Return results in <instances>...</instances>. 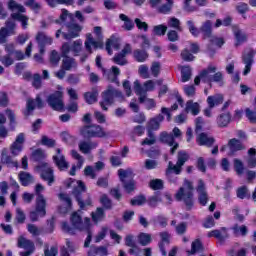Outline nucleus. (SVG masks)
Returning <instances> with one entry per match:
<instances>
[{"mask_svg": "<svg viewBox=\"0 0 256 256\" xmlns=\"http://www.w3.org/2000/svg\"><path fill=\"white\" fill-rule=\"evenodd\" d=\"M70 223L72 227L69 225L68 222L62 223V231L68 233L69 235H75V230L77 231H89L91 229V218L86 217L83 218L77 212H73L70 217Z\"/></svg>", "mask_w": 256, "mask_h": 256, "instance_id": "obj_1", "label": "nucleus"}, {"mask_svg": "<svg viewBox=\"0 0 256 256\" xmlns=\"http://www.w3.org/2000/svg\"><path fill=\"white\" fill-rule=\"evenodd\" d=\"M184 187H180L175 194V199L178 202H183L186 211H191L193 209L195 202L193 201V191H195V187H193V182L185 179L183 183Z\"/></svg>", "mask_w": 256, "mask_h": 256, "instance_id": "obj_2", "label": "nucleus"}, {"mask_svg": "<svg viewBox=\"0 0 256 256\" xmlns=\"http://www.w3.org/2000/svg\"><path fill=\"white\" fill-rule=\"evenodd\" d=\"M72 195L81 210H85V207H91L93 205L91 194L87 193V186L82 180L77 181V186L73 188Z\"/></svg>", "mask_w": 256, "mask_h": 256, "instance_id": "obj_3", "label": "nucleus"}, {"mask_svg": "<svg viewBox=\"0 0 256 256\" xmlns=\"http://www.w3.org/2000/svg\"><path fill=\"white\" fill-rule=\"evenodd\" d=\"M115 97L123 99V92L113 88V86H109L107 90L102 92V101H100L102 111H109V107L115 103Z\"/></svg>", "mask_w": 256, "mask_h": 256, "instance_id": "obj_4", "label": "nucleus"}, {"mask_svg": "<svg viewBox=\"0 0 256 256\" xmlns=\"http://www.w3.org/2000/svg\"><path fill=\"white\" fill-rule=\"evenodd\" d=\"M80 135L84 139H103V137H107V133L103 130V127L97 124H88L84 125L80 128Z\"/></svg>", "mask_w": 256, "mask_h": 256, "instance_id": "obj_5", "label": "nucleus"}, {"mask_svg": "<svg viewBox=\"0 0 256 256\" xmlns=\"http://www.w3.org/2000/svg\"><path fill=\"white\" fill-rule=\"evenodd\" d=\"M65 27L68 32H63V30L58 29L55 33L56 39H59L62 35L63 39L66 41H71V39H77L81 31H83V27H81V25L73 22L66 23Z\"/></svg>", "mask_w": 256, "mask_h": 256, "instance_id": "obj_6", "label": "nucleus"}, {"mask_svg": "<svg viewBox=\"0 0 256 256\" xmlns=\"http://www.w3.org/2000/svg\"><path fill=\"white\" fill-rule=\"evenodd\" d=\"M46 103L53 111L63 113L65 111V102H63V91L56 90L49 94L46 98Z\"/></svg>", "mask_w": 256, "mask_h": 256, "instance_id": "obj_7", "label": "nucleus"}, {"mask_svg": "<svg viewBox=\"0 0 256 256\" xmlns=\"http://www.w3.org/2000/svg\"><path fill=\"white\" fill-rule=\"evenodd\" d=\"M189 161V154L183 150H180L177 155L176 165H173V162L168 163V168L166 169L167 175L169 173H175V175H181V171H183V165Z\"/></svg>", "mask_w": 256, "mask_h": 256, "instance_id": "obj_8", "label": "nucleus"}, {"mask_svg": "<svg viewBox=\"0 0 256 256\" xmlns=\"http://www.w3.org/2000/svg\"><path fill=\"white\" fill-rule=\"evenodd\" d=\"M45 107V101L40 95H37L35 99L29 98L26 101V108L22 111V114L27 119L35 114V109H43Z\"/></svg>", "mask_w": 256, "mask_h": 256, "instance_id": "obj_9", "label": "nucleus"}, {"mask_svg": "<svg viewBox=\"0 0 256 256\" xmlns=\"http://www.w3.org/2000/svg\"><path fill=\"white\" fill-rule=\"evenodd\" d=\"M37 171L40 173V177L43 181H47L48 185L51 186L55 183V171L49 163L42 162L36 166Z\"/></svg>", "mask_w": 256, "mask_h": 256, "instance_id": "obj_10", "label": "nucleus"}, {"mask_svg": "<svg viewBox=\"0 0 256 256\" xmlns=\"http://www.w3.org/2000/svg\"><path fill=\"white\" fill-rule=\"evenodd\" d=\"M18 247L24 249L23 252H20V256H30L35 252V243L23 236L18 238Z\"/></svg>", "mask_w": 256, "mask_h": 256, "instance_id": "obj_11", "label": "nucleus"}, {"mask_svg": "<svg viewBox=\"0 0 256 256\" xmlns=\"http://www.w3.org/2000/svg\"><path fill=\"white\" fill-rule=\"evenodd\" d=\"M25 144V134L19 133L15 141L10 145V153L13 157H18L23 152V145Z\"/></svg>", "mask_w": 256, "mask_h": 256, "instance_id": "obj_12", "label": "nucleus"}, {"mask_svg": "<svg viewBox=\"0 0 256 256\" xmlns=\"http://www.w3.org/2000/svg\"><path fill=\"white\" fill-rule=\"evenodd\" d=\"M159 139H160V143L169 145V147H171L170 149L171 155H175V152L177 151V149H179V143L175 142V136H173V134L169 132L164 131L160 134Z\"/></svg>", "mask_w": 256, "mask_h": 256, "instance_id": "obj_13", "label": "nucleus"}, {"mask_svg": "<svg viewBox=\"0 0 256 256\" xmlns=\"http://www.w3.org/2000/svg\"><path fill=\"white\" fill-rule=\"evenodd\" d=\"M207 237L218 240L219 245H225V241L229 239L230 235L227 227H221L220 229H215L208 232Z\"/></svg>", "mask_w": 256, "mask_h": 256, "instance_id": "obj_14", "label": "nucleus"}, {"mask_svg": "<svg viewBox=\"0 0 256 256\" xmlns=\"http://www.w3.org/2000/svg\"><path fill=\"white\" fill-rule=\"evenodd\" d=\"M35 39L36 43H38L40 55H43L45 53V48L47 47V45H53V38L47 36L45 32L39 31L36 34Z\"/></svg>", "mask_w": 256, "mask_h": 256, "instance_id": "obj_15", "label": "nucleus"}, {"mask_svg": "<svg viewBox=\"0 0 256 256\" xmlns=\"http://www.w3.org/2000/svg\"><path fill=\"white\" fill-rule=\"evenodd\" d=\"M103 77L109 81V83H115L119 85V75H121V70L117 66H112L111 69L107 70L102 68Z\"/></svg>", "mask_w": 256, "mask_h": 256, "instance_id": "obj_16", "label": "nucleus"}, {"mask_svg": "<svg viewBox=\"0 0 256 256\" xmlns=\"http://www.w3.org/2000/svg\"><path fill=\"white\" fill-rule=\"evenodd\" d=\"M118 177H119L126 193H133V191H135V181L133 179H130L128 181L125 180L128 177V173L126 170L119 169Z\"/></svg>", "mask_w": 256, "mask_h": 256, "instance_id": "obj_17", "label": "nucleus"}, {"mask_svg": "<svg viewBox=\"0 0 256 256\" xmlns=\"http://www.w3.org/2000/svg\"><path fill=\"white\" fill-rule=\"evenodd\" d=\"M124 244L126 247H130L128 250L129 255H139L141 253V248L137 245L135 235L127 234L124 238Z\"/></svg>", "mask_w": 256, "mask_h": 256, "instance_id": "obj_18", "label": "nucleus"}, {"mask_svg": "<svg viewBox=\"0 0 256 256\" xmlns=\"http://www.w3.org/2000/svg\"><path fill=\"white\" fill-rule=\"evenodd\" d=\"M196 191L198 193V201L205 207L209 202V194H207V188L205 187V181L203 179L198 180V186L196 187Z\"/></svg>", "mask_w": 256, "mask_h": 256, "instance_id": "obj_19", "label": "nucleus"}, {"mask_svg": "<svg viewBox=\"0 0 256 256\" xmlns=\"http://www.w3.org/2000/svg\"><path fill=\"white\" fill-rule=\"evenodd\" d=\"M53 163L60 171L69 169V162L65 159V155L61 153V148L56 149V155L52 157Z\"/></svg>", "mask_w": 256, "mask_h": 256, "instance_id": "obj_20", "label": "nucleus"}, {"mask_svg": "<svg viewBox=\"0 0 256 256\" xmlns=\"http://www.w3.org/2000/svg\"><path fill=\"white\" fill-rule=\"evenodd\" d=\"M160 241L158 243L159 251L162 256H167V247L171 244V234L167 231L159 233Z\"/></svg>", "mask_w": 256, "mask_h": 256, "instance_id": "obj_21", "label": "nucleus"}, {"mask_svg": "<svg viewBox=\"0 0 256 256\" xmlns=\"http://www.w3.org/2000/svg\"><path fill=\"white\" fill-rule=\"evenodd\" d=\"M47 215V204L36 202L35 210L30 212V220L32 223L39 221V217H45Z\"/></svg>", "mask_w": 256, "mask_h": 256, "instance_id": "obj_22", "label": "nucleus"}, {"mask_svg": "<svg viewBox=\"0 0 256 256\" xmlns=\"http://www.w3.org/2000/svg\"><path fill=\"white\" fill-rule=\"evenodd\" d=\"M6 55L0 57V62L4 67H11L13 63H15V59H13V43L5 45Z\"/></svg>", "mask_w": 256, "mask_h": 256, "instance_id": "obj_23", "label": "nucleus"}, {"mask_svg": "<svg viewBox=\"0 0 256 256\" xmlns=\"http://www.w3.org/2000/svg\"><path fill=\"white\" fill-rule=\"evenodd\" d=\"M253 59H255V51L250 50L242 56V63H244L245 68L243 75H249L251 73V68L253 67Z\"/></svg>", "mask_w": 256, "mask_h": 256, "instance_id": "obj_24", "label": "nucleus"}, {"mask_svg": "<svg viewBox=\"0 0 256 256\" xmlns=\"http://www.w3.org/2000/svg\"><path fill=\"white\" fill-rule=\"evenodd\" d=\"M232 31L235 37L236 47H239V45H243V43H247L249 37L247 36V33L243 32V30L239 28V26L237 25L232 26Z\"/></svg>", "mask_w": 256, "mask_h": 256, "instance_id": "obj_25", "label": "nucleus"}, {"mask_svg": "<svg viewBox=\"0 0 256 256\" xmlns=\"http://www.w3.org/2000/svg\"><path fill=\"white\" fill-rule=\"evenodd\" d=\"M228 147L230 149V155H235L239 151H245V145L237 138L230 139L228 141Z\"/></svg>", "mask_w": 256, "mask_h": 256, "instance_id": "obj_26", "label": "nucleus"}, {"mask_svg": "<svg viewBox=\"0 0 256 256\" xmlns=\"http://www.w3.org/2000/svg\"><path fill=\"white\" fill-rule=\"evenodd\" d=\"M163 121H165V116H163V114H158L148 121L147 129H150L152 131H159V128L161 127V123H163Z\"/></svg>", "mask_w": 256, "mask_h": 256, "instance_id": "obj_27", "label": "nucleus"}, {"mask_svg": "<svg viewBox=\"0 0 256 256\" xmlns=\"http://www.w3.org/2000/svg\"><path fill=\"white\" fill-rule=\"evenodd\" d=\"M203 39H211L213 37V23L211 20H206L200 27Z\"/></svg>", "mask_w": 256, "mask_h": 256, "instance_id": "obj_28", "label": "nucleus"}, {"mask_svg": "<svg viewBox=\"0 0 256 256\" xmlns=\"http://www.w3.org/2000/svg\"><path fill=\"white\" fill-rule=\"evenodd\" d=\"M98 145L99 144L97 142L81 141L78 144V147L81 153H83L84 155H89V153H91L93 149H97Z\"/></svg>", "mask_w": 256, "mask_h": 256, "instance_id": "obj_29", "label": "nucleus"}, {"mask_svg": "<svg viewBox=\"0 0 256 256\" xmlns=\"http://www.w3.org/2000/svg\"><path fill=\"white\" fill-rule=\"evenodd\" d=\"M197 143L200 145V147H213L215 144V138L209 137L207 134L202 132L197 138Z\"/></svg>", "mask_w": 256, "mask_h": 256, "instance_id": "obj_30", "label": "nucleus"}, {"mask_svg": "<svg viewBox=\"0 0 256 256\" xmlns=\"http://www.w3.org/2000/svg\"><path fill=\"white\" fill-rule=\"evenodd\" d=\"M205 252V246L203 245V242L201 239H195L191 243V250L187 251L188 255H197V253H204Z\"/></svg>", "mask_w": 256, "mask_h": 256, "instance_id": "obj_31", "label": "nucleus"}, {"mask_svg": "<svg viewBox=\"0 0 256 256\" xmlns=\"http://www.w3.org/2000/svg\"><path fill=\"white\" fill-rule=\"evenodd\" d=\"M133 59L137 61V63H145L147 59H149V52L145 49H135L132 53Z\"/></svg>", "mask_w": 256, "mask_h": 256, "instance_id": "obj_32", "label": "nucleus"}, {"mask_svg": "<svg viewBox=\"0 0 256 256\" xmlns=\"http://www.w3.org/2000/svg\"><path fill=\"white\" fill-rule=\"evenodd\" d=\"M217 67L215 66H208L207 69H204L200 72L199 76H196L194 79V85H200L201 79H205L209 77V73H216Z\"/></svg>", "mask_w": 256, "mask_h": 256, "instance_id": "obj_33", "label": "nucleus"}, {"mask_svg": "<svg viewBox=\"0 0 256 256\" xmlns=\"http://www.w3.org/2000/svg\"><path fill=\"white\" fill-rule=\"evenodd\" d=\"M217 125L220 128H225L229 125V123H231V112H226V113H222L220 114L217 119Z\"/></svg>", "mask_w": 256, "mask_h": 256, "instance_id": "obj_34", "label": "nucleus"}, {"mask_svg": "<svg viewBox=\"0 0 256 256\" xmlns=\"http://www.w3.org/2000/svg\"><path fill=\"white\" fill-rule=\"evenodd\" d=\"M48 7H51V9H55L57 5H65V7H71L72 5H75V0H45Z\"/></svg>", "mask_w": 256, "mask_h": 256, "instance_id": "obj_35", "label": "nucleus"}, {"mask_svg": "<svg viewBox=\"0 0 256 256\" xmlns=\"http://www.w3.org/2000/svg\"><path fill=\"white\" fill-rule=\"evenodd\" d=\"M223 101V95H214L207 97V104L210 109H213L214 107H219V105H222Z\"/></svg>", "mask_w": 256, "mask_h": 256, "instance_id": "obj_36", "label": "nucleus"}, {"mask_svg": "<svg viewBox=\"0 0 256 256\" xmlns=\"http://www.w3.org/2000/svg\"><path fill=\"white\" fill-rule=\"evenodd\" d=\"M137 239L139 245L142 247H147V245H151V243H153V238L149 233L140 232L137 236Z\"/></svg>", "mask_w": 256, "mask_h": 256, "instance_id": "obj_37", "label": "nucleus"}, {"mask_svg": "<svg viewBox=\"0 0 256 256\" xmlns=\"http://www.w3.org/2000/svg\"><path fill=\"white\" fill-rule=\"evenodd\" d=\"M1 163L7 167H15L16 169L19 167V162L13 161V157L5 152L1 154Z\"/></svg>", "mask_w": 256, "mask_h": 256, "instance_id": "obj_38", "label": "nucleus"}, {"mask_svg": "<svg viewBox=\"0 0 256 256\" xmlns=\"http://www.w3.org/2000/svg\"><path fill=\"white\" fill-rule=\"evenodd\" d=\"M186 111H190V113L194 116L199 115L201 113V106L198 102H193V100H189L186 102Z\"/></svg>", "mask_w": 256, "mask_h": 256, "instance_id": "obj_39", "label": "nucleus"}, {"mask_svg": "<svg viewBox=\"0 0 256 256\" xmlns=\"http://www.w3.org/2000/svg\"><path fill=\"white\" fill-rule=\"evenodd\" d=\"M11 19L14 21H20L22 29H27V26L29 25V17L21 13H12Z\"/></svg>", "mask_w": 256, "mask_h": 256, "instance_id": "obj_40", "label": "nucleus"}, {"mask_svg": "<svg viewBox=\"0 0 256 256\" xmlns=\"http://www.w3.org/2000/svg\"><path fill=\"white\" fill-rule=\"evenodd\" d=\"M6 115L9 120V130L10 131H15L17 128V117L15 116V112L11 109H6Z\"/></svg>", "mask_w": 256, "mask_h": 256, "instance_id": "obj_41", "label": "nucleus"}, {"mask_svg": "<svg viewBox=\"0 0 256 256\" xmlns=\"http://www.w3.org/2000/svg\"><path fill=\"white\" fill-rule=\"evenodd\" d=\"M246 163L249 169H255L256 167V149L255 148H250L248 150V158Z\"/></svg>", "mask_w": 256, "mask_h": 256, "instance_id": "obj_42", "label": "nucleus"}, {"mask_svg": "<svg viewBox=\"0 0 256 256\" xmlns=\"http://www.w3.org/2000/svg\"><path fill=\"white\" fill-rule=\"evenodd\" d=\"M19 181L23 187L29 186L30 183L33 182V176L28 172L21 171L18 175Z\"/></svg>", "mask_w": 256, "mask_h": 256, "instance_id": "obj_43", "label": "nucleus"}, {"mask_svg": "<svg viewBox=\"0 0 256 256\" xmlns=\"http://www.w3.org/2000/svg\"><path fill=\"white\" fill-rule=\"evenodd\" d=\"M71 253H75V246L73 242L67 240L66 246L61 247L60 256H71Z\"/></svg>", "mask_w": 256, "mask_h": 256, "instance_id": "obj_44", "label": "nucleus"}, {"mask_svg": "<svg viewBox=\"0 0 256 256\" xmlns=\"http://www.w3.org/2000/svg\"><path fill=\"white\" fill-rule=\"evenodd\" d=\"M236 195L238 199H251V193L249 192V188L247 186H240L236 190Z\"/></svg>", "mask_w": 256, "mask_h": 256, "instance_id": "obj_45", "label": "nucleus"}, {"mask_svg": "<svg viewBox=\"0 0 256 256\" xmlns=\"http://www.w3.org/2000/svg\"><path fill=\"white\" fill-rule=\"evenodd\" d=\"M100 203L103 207V209H106V211H111L113 209V201L107 196V194H102L100 196Z\"/></svg>", "mask_w": 256, "mask_h": 256, "instance_id": "obj_46", "label": "nucleus"}, {"mask_svg": "<svg viewBox=\"0 0 256 256\" xmlns=\"http://www.w3.org/2000/svg\"><path fill=\"white\" fill-rule=\"evenodd\" d=\"M161 193L155 192L153 196H150L148 199H146V203L149 205V207H157L158 203H161Z\"/></svg>", "mask_w": 256, "mask_h": 256, "instance_id": "obj_47", "label": "nucleus"}, {"mask_svg": "<svg viewBox=\"0 0 256 256\" xmlns=\"http://www.w3.org/2000/svg\"><path fill=\"white\" fill-rule=\"evenodd\" d=\"M91 217L94 223H99V221L105 219V209L103 207H98L95 213L92 212Z\"/></svg>", "mask_w": 256, "mask_h": 256, "instance_id": "obj_48", "label": "nucleus"}, {"mask_svg": "<svg viewBox=\"0 0 256 256\" xmlns=\"http://www.w3.org/2000/svg\"><path fill=\"white\" fill-rule=\"evenodd\" d=\"M45 187L41 184H37L35 186V193H36V203H44L47 204V200L45 199V196L41 194L42 191H44Z\"/></svg>", "mask_w": 256, "mask_h": 256, "instance_id": "obj_49", "label": "nucleus"}, {"mask_svg": "<svg viewBox=\"0 0 256 256\" xmlns=\"http://www.w3.org/2000/svg\"><path fill=\"white\" fill-rule=\"evenodd\" d=\"M232 231L236 237L239 235V233L242 237H246L247 233H249V229H247V226L242 225L241 227H239V224H235L232 227Z\"/></svg>", "mask_w": 256, "mask_h": 256, "instance_id": "obj_50", "label": "nucleus"}, {"mask_svg": "<svg viewBox=\"0 0 256 256\" xmlns=\"http://www.w3.org/2000/svg\"><path fill=\"white\" fill-rule=\"evenodd\" d=\"M234 163V171L236 172V174L238 176L243 175V173H245V165L243 164V161H241L238 158H235L233 160Z\"/></svg>", "mask_w": 256, "mask_h": 256, "instance_id": "obj_51", "label": "nucleus"}, {"mask_svg": "<svg viewBox=\"0 0 256 256\" xmlns=\"http://www.w3.org/2000/svg\"><path fill=\"white\" fill-rule=\"evenodd\" d=\"M75 64V59L69 56L63 57L62 60V69L64 71H71L73 69V65Z\"/></svg>", "mask_w": 256, "mask_h": 256, "instance_id": "obj_52", "label": "nucleus"}, {"mask_svg": "<svg viewBox=\"0 0 256 256\" xmlns=\"http://www.w3.org/2000/svg\"><path fill=\"white\" fill-rule=\"evenodd\" d=\"M145 203H147V197H145V195L143 194L136 196L134 199H131L130 201V205H132L133 207H141V205H145Z\"/></svg>", "mask_w": 256, "mask_h": 256, "instance_id": "obj_53", "label": "nucleus"}, {"mask_svg": "<svg viewBox=\"0 0 256 256\" xmlns=\"http://www.w3.org/2000/svg\"><path fill=\"white\" fill-rule=\"evenodd\" d=\"M209 83H219L220 86H223V73L215 72L212 76H207Z\"/></svg>", "mask_w": 256, "mask_h": 256, "instance_id": "obj_54", "label": "nucleus"}, {"mask_svg": "<svg viewBox=\"0 0 256 256\" xmlns=\"http://www.w3.org/2000/svg\"><path fill=\"white\" fill-rule=\"evenodd\" d=\"M186 25L188 27L189 32L191 33V35L193 37H199V35L201 34V28L200 29L196 28L195 22H193L192 20H188L186 22Z\"/></svg>", "mask_w": 256, "mask_h": 256, "instance_id": "obj_55", "label": "nucleus"}, {"mask_svg": "<svg viewBox=\"0 0 256 256\" xmlns=\"http://www.w3.org/2000/svg\"><path fill=\"white\" fill-rule=\"evenodd\" d=\"M45 157V152L41 148H38L32 152V158L36 163H41V161H43Z\"/></svg>", "mask_w": 256, "mask_h": 256, "instance_id": "obj_56", "label": "nucleus"}, {"mask_svg": "<svg viewBox=\"0 0 256 256\" xmlns=\"http://www.w3.org/2000/svg\"><path fill=\"white\" fill-rule=\"evenodd\" d=\"M167 33V26L159 24L153 27V35L157 37H163Z\"/></svg>", "mask_w": 256, "mask_h": 256, "instance_id": "obj_57", "label": "nucleus"}, {"mask_svg": "<svg viewBox=\"0 0 256 256\" xmlns=\"http://www.w3.org/2000/svg\"><path fill=\"white\" fill-rule=\"evenodd\" d=\"M191 67L184 66L181 70L182 83H187L191 79Z\"/></svg>", "mask_w": 256, "mask_h": 256, "instance_id": "obj_58", "label": "nucleus"}, {"mask_svg": "<svg viewBox=\"0 0 256 256\" xmlns=\"http://www.w3.org/2000/svg\"><path fill=\"white\" fill-rule=\"evenodd\" d=\"M84 99L88 105H93V103H97V92L84 93Z\"/></svg>", "mask_w": 256, "mask_h": 256, "instance_id": "obj_59", "label": "nucleus"}, {"mask_svg": "<svg viewBox=\"0 0 256 256\" xmlns=\"http://www.w3.org/2000/svg\"><path fill=\"white\" fill-rule=\"evenodd\" d=\"M70 47H71V51H72L74 57H77L81 53L83 43L81 42V40H76L73 42L72 46H70Z\"/></svg>", "mask_w": 256, "mask_h": 256, "instance_id": "obj_60", "label": "nucleus"}, {"mask_svg": "<svg viewBox=\"0 0 256 256\" xmlns=\"http://www.w3.org/2000/svg\"><path fill=\"white\" fill-rule=\"evenodd\" d=\"M171 11H173V5L168 3L160 5L157 9V12L161 15H169Z\"/></svg>", "mask_w": 256, "mask_h": 256, "instance_id": "obj_61", "label": "nucleus"}, {"mask_svg": "<svg viewBox=\"0 0 256 256\" xmlns=\"http://www.w3.org/2000/svg\"><path fill=\"white\" fill-rule=\"evenodd\" d=\"M149 187L153 191H159V190L163 189V187H164L163 180H161V179H153V180L150 181Z\"/></svg>", "mask_w": 256, "mask_h": 256, "instance_id": "obj_62", "label": "nucleus"}, {"mask_svg": "<svg viewBox=\"0 0 256 256\" xmlns=\"http://www.w3.org/2000/svg\"><path fill=\"white\" fill-rule=\"evenodd\" d=\"M61 54L57 52V50H52L50 53L49 61L52 65H59V61H61Z\"/></svg>", "mask_w": 256, "mask_h": 256, "instance_id": "obj_63", "label": "nucleus"}, {"mask_svg": "<svg viewBox=\"0 0 256 256\" xmlns=\"http://www.w3.org/2000/svg\"><path fill=\"white\" fill-rule=\"evenodd\" d=\"M59 255V248L57 246H52L49 249V246L46 245L44 249V256H57Z\"/></svg>", "mask_w": 256, "mask_h": 256, "instance_id": "obj_64", "label": "nucleus"}]
</instances>
